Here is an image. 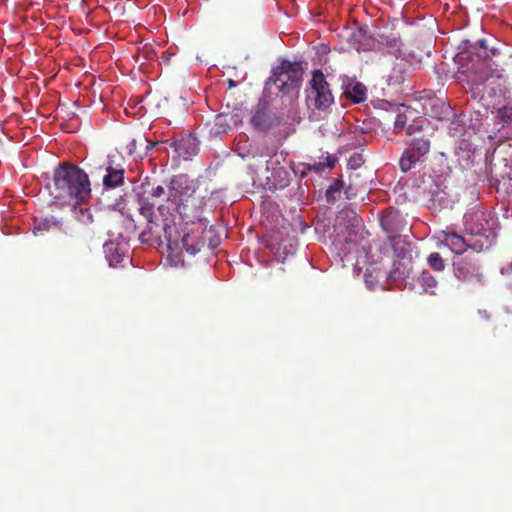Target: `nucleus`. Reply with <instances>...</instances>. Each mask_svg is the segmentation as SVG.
I'll return each mask as SVG.
<instances>
[{"label":"nucleus","instance_id":"2f4dec72","mask_svg":"<svg viewBox=\"0 0 512 512\" xmlns=\"http://www.w3.org/2000/svg\"><path fill=\"white\" fill-rule=\"evenodd\" d=\"M360 160H361V156L356 154L350 158L349 163H350L351 167L355 168L360 165V163H359Z\"/></svg>","mask_w":512,"mask_h":512},{"label":"nucleus","instance_id":"20e7f679","mask_svg":"<svg viewBox=\"0 0 512 512\" xmlns=\"http://www.w3.org/2000/svg\"><path fill=\"white\" fill-rule=\"evenodd\" d=\"M308 101L317 110H325L334 102L330 85L321 70H314L312 73Z\"/></svg>","mask_w":512,"mask_h":512},{"label":"nucleus","instance_id":"7c9ffc66","mask_svg":"<svg viewBox=\"0 0 512 512\" xmlns=\"http://www.w3.org/2000/svg\"><path fill=\"white\" fill-rule=\"evenodd\" d=\"M165 189L163 186L158 185L157 187H154L151 191V196L154 198H160L162 195H164Z\"/></svg>","mask_w":512,"mask_h":512},{"label":"nucleus","instance_id":"a211bd4d","mask_svg":"<svg viewBox=\"0 0 512 512\" xmlns=\"http://www.w3.org/2000/svg\"><path fill=\"white\" fill-rule=\"evenodd\" d=\"M421 157L422 156L411 149L406 150L399 160V166L401 170L403 172H408L416 165Z\"/></svg>","mask_w":512,"mask_h":512},{"label":"nucleus","instance_id":"72a5a7b5","mask_svg":"<svg viewBox=\"0 0 512 512\" xmlns=\"http://www.w3.org/2000/svg\"><path fill=\"white\" fill-rule=\"evenodd\" d=\"M506 270L512 273V262L509 264Z\"/></svg>","mask_w":512,"mask_h":512},{"label":"nucleus","instance_id":"f3484780","mask_svg":"<svg viewBox=\"0 0 512 512\" xmlns=\"http://www.w3.org/2000/svg\"><path fill=\"white\" fill-rule=\"evenodd\" d=\"M443 243L457 255L463 254L468 246L466 240L455 232H444Z\"/></svg>","mask_w":512,"mask_h":512},{"label":"nucleus","instance_id":"f03ea898","mask_svg":"<svg viewBox=\"0 0 512 512\" xmlns=\"http://www.w3.org/2000/svg\"><path fill=\"white\" fill-rule=\"evenodd\" d=\"M355 47L357 50H386L389 54L398 56L401 53L402 41L400 37L394 33L390 35L377 34L369 36L367 30L360 28L358 33L354 35Z\"/></svg>","mask_w":512,"mask_h":512},{"label":"nucleus","instance_id":"f704fd0d","mask_svg":"<svg viewBox=\"0 0 512 512\" xmlns=\"http://www.w3.org/2000/svg\"><path fill=\"white\" fill-rule=\"evenodd\" d=\"M229 84H230V87L235 86V83L233 82V80H230V81H229Z\"/></svg>","mask_w":512,"mask_h":512},{"label":"nucleus","instance_id":"9d476101","mask_svg":"<svg viewBox=\"0 0 512 512\" xmlns=\"http://www.w3.org/2000/svg\"><path fill=\"white\" fill-rule=\"evenodd\" d=\"M166 226H167V224H165L164 230H165L166 239L168 241L169 248L172 249L174 247L176 249L185 250L190 255H195L196 253H198L201 250L203 243L195 240L194 237H192L188 233L184 234L182 236V238L180 239V241H178L176 239H172L171 235H168Z\"/></svg>","mask_w":512,"mask_h":512},{"label":"nucleus","instance_id":"473e14b6","mask_svg":"<svg viewBox=\"0 0 512 512\" xmlns=\"http://www.w3.org/2000/svg\"><path fill=\"white\" fill-rule=\"evenodd\" d=\"M110 261V265H114V262L115 263H119L122 261V256L120 254H117L116 256H114V259H109Z\"/></svg>","mask_w":512,"mask_h":512},{"label":"nucleus","instance_id":"f257e3e1","mask_svg":"<svg viewBox=\"0 0 512 512\" xmlns=\"http://www.w3.org/2000/svg\"><path fill=\"white\" fill-rule=\"evenodd\" d=\"M50 195L61 205H75L86 202L91 196L88 175L79 167L63 163L53 173Z\"/></svg>","mask_w":512,"mask_h":512},{"label":"nucleus","instance_id":"f8f14e48","mask_svg":"<svg viewBox=\"0 0 512 512\" xmlns=\"http://www.w3.org/2000/svg\"><path fill=\"white\" fill-rule=\"evenodd\" d=\"M447 186L442 181H434L428 190L430 207L440 208L449 203Z\"/></svg>","mask_w":512,"mask_h":512},{"label":"nucleus","instance_id":"412c9836","mask_svg":"<svg viewBox=\"0 0 512 512\" xmlns=\"http://www.w3.org/2000/svg\"><path fill=\"white\" fill-rule=\"evenodd\" d=\"M336 164V158L332 155H327L326 161L324 162H314L306 164V169L308 171H313L316 173L323 172L325 169H331Z\"/></svg>","mask_w":512,"mask_h":512},{"label":"nucleus","instance_id":"4be33fe9","mask_svg":"<svg viewBox=\"0 0 512 512\" xmlns=\"http://www.w3.org/2000/svg\"><path fill=\"white\" fill-rule=\"evenodd\" d=\"M158 212L163 217V219L166 221L169 217L173 216L174 212L178 213V205L175 203V201H170L169 196L167 197V200L164 204H161L158 206Z\"/></svg>","mask_w":512,"mask_h":512},{"label":"nucleus","instance_id":"cd10ccee","mask_svg":"<svg viewBox=\"0 0 512 512\" xmlns=\"http://www.w3.org/2000/svg\"><path fill=\"white\" fill-rule=\"evenodd\" d=\"M407 118L403 114H398L394 120V133H400L406 126Z\"/></svg>","mask_w":512,"mask_h":512},{"label":"nucleus","instance_id":"5701e85b","mask_svg":"<svg viewBox=\"0 0 512 512\" xmlns=\"http://www.w3.org/2000/svg\"><path fill=\"white\" fill-rule=\"evenodd\" d=\"M156 56V53L151 45H144L141 48H138L137 53L133 56L135 61L140 60H152Z\"/></svg>","mask_w":512,"mask_h":512},{"label":"nucleus","instance_id":"4468645a","mask_svg":"<svg viewBox=\"0 0 512 512\" xmlns=\"http://www.w3.org/2000/svg\"><path fill=\"white\" fill-rule=\"evenodd\" d=\"M155 145V143L150 142L147 138L140 137L139 139H132L126 145V151L135 159H142Z\"/></svg>","mask_w":512,"mask_h":512},{"label":"nucleus","instance_id":"393cba45","mask_svg":"<svg viewBox=\"0 0 512 512\" xmlns=\"http://www.w3.org/2000/svg\"><path fill=\"white\" fill-rule=\"evenodd\" d=\"M252 124L261 129L266 130L269 128V125L266 123V114L262 110H257L251 119Z\"/></svg>","mask_w":512,"mask_h":512},{"label":"nucleus","instance_id":"a878e982","mask_svg":"<svg viewBox=\"0 0 512 512\" xmlns=\"http://www.w3.org/2000/svg\"><path fill=\"white\" fill-rule=\"evenodd\" d=\"M497 119H499L502 123H511L512 122V107L503 106L497 110Z\"/></svg>","mask_w":512,"mask_h":512},{"label":"nucleus","instance_id":"1a4fd4ad","mask_svg":"<svg viewBox=\"0 0 512 512\" xmlns=\"http://www.w3.org/2000/svg\"><path fill=\"white\" fill-rule=\"evenodd\" d=\"M422 127L417 124H411L407 127L406 133L411 139L408 141L410 149L415 151L420 156H425L429 153L431 148V140L429 134H420Z\"/></svg>","mask_w":512,"mask_h":512},{"label":"nucleus","instance_id":"aec40b11","mask_svg":"<svg viewBox=\"0 0 512 512\" xmlns=\"http://www.w3.org/2000/svg\"><path fill=\"white\" fill-rule=\"evenodd\" d=\"M61 223L54 217L44 218L42 220L36 221L33 232L34 234L47 232L52 228L60 227Z\"/></svg>","mask_w":512,"mask_h":512},{"label":"nucleus","instance_id":"2eb2a0df","mask_svg":"<svg viewBox=\"0 0 512 512\" xmlns=\"http://www.w3.org/2000/svg\"><path fill=\"white\" fill-rule=\"evenodd\" d=\"M125 170L121 166L114 167L111 164L106 167V175L103 177V185L114 189L124 182Z\"/></svg>","mask_w":512,"mask_h":512},{"label":"nucleus","instance_id":"c756f323","mask_svg":"<svg viewBox=\"0 0 512 512\" xmlns=\"http://www.w3.org/2000/svg\"><path fill=\"white\" fill-rule=\"evenodd\" d=\"M420 281L422 282V285H426L429 288H432V287L436 286L435 279L431 275H429L427 273H423Z\"/></svg>","mask_w":512,"mask_h":512},{"label":"nucleus","instance_id":"0eeeda50","mask_svg":"<svg viewBox=\"0 0 512 512\" xmlns=\"http://www.w3.org/2000/svg\"><path fill=\"white\" fill-rule=\"evenodd\" d=\"M202 204L203 199L194 193L192 196L185 198V201L177 204L178 214L187 224L195 223L196 221L202 222Z\"/></svg>","mask_w":512,"mask_h":512},{"label":"nucleus","instance_id":"bb28decb","mask_svg":"<svg viewBox=\"0 0 512 512\" xmlns=\"http://www.w3.org/2000/svg\"><path fill=\"white\" fill-rule=\"evenodd\" d=\"M365 283L367 285V287L369 289H374L375 288V284L379 281V279L381 277H385L386 276V272H378L377 275L375 277H373L372 275V271L370 269H366V272H365Z\"/></svg>","mask_w":512,"mask_h":512},{"label":"nucleus","instance_id":"7ed1b4c3","mask_svg":"<svg viewBox=\"0 0 512 512\" xmlns=\"http://www.w3.org/2000/svg\"><path fill=\"white\" fill-rule=\"evenodd\" d=\"M303 72L300 62L282 60L281 63L272 70L269 82L277 85L280 91L288 93L301 86Z\"/></svg>","mask_w":512,"mask_h":512},{"label":"nucleus","instance_id":"dca6fc26","mask_svg":"<svg viewBox=\"0 0 512 512\" xmlns=\"http://www.w3.org/2000/svg\"><path fill=\"white\" fill-rule=\"evenodd\" d=\"M411 270V258L405 256L393 262L392 269L388 272L387 278L393 281L406 278Z\"/></svg>","mask_w":512,"mask_h":512},{"label":"nucleus","instance_id":"b1692460","mask_svg":"<svg viewBox=\"0 0 512 512\" xmlns=\"http://www.w3.org/2000/svg\"><path fill=\"white\" fill-rule=\"evenodd\" d=\"M427 262L429 266L436 271H443L445 268V262L441 255L437 252H433L428 256Z\"/></svg>","mask_w":512,"mask_h":512},{"label":"nucleus","instance_id":"9b49d317","mask_svg":"<svg viewBox=\"0 0 512 512\" xmlns=\"http://www.w3.org/2000/svg\"><path fill=\"white\" fill-rule=\"evenodd\" d=\"M465 225L470 233L474 235H482L489 228V222L486 214L482 211L465 215Z\"/></svg>","mask_w":512,"mask_h":512},{"label":"nucleus","instance_id":"c85d7f7f","mask_svg":"<svg viewBox=\"0 0 512 512\" xmlns=\"http://www.w3.org/2000/svg\"><path fill=\"white\" fill-rule=\"evenodd\" d=\"M337 192H339L338 182L330 186L326 191V198L329 203H333L335 201V193Z\"/></svg>","mask_w":512,"mask_h":512},{"label":"nucleus","instance_id":"423d86ee","mask_svg":"<svg viewBox=\"0 0 512 512\" xmlns=\"http://www.w3.org/2000/svg\"><path fill=\"white\" fill-rule=\"evenodd\" d=\"M196 193L193 181L187 175L178 174L172 177L168 185V196L170 201L180 203L185 198Z\"/></svg>","mask_w":512,"mask_h":512},{"label":"nucleus","instance_id":"39448f33","mask_svg":"<svg viewBox=\"0 0 512 512\" xmlns=\"http://www.w3.org/2000/svg\"><path fill=\"white\" fill-rule=\"evenodd\" d=\"M454 275L471 289L483 285V275L478 261L473 257H458L453 262Z\"/></svg>","mask_w":512,"mask_h":512},{"label":"nucleus","instance_id":"6e6552de","mask_svg":"<svg viewBox=\"0 0 512 512\" xmlns=\"http://www.w3.org/2000/svg\"><path fill=\"white\" fill-rule=\"evenodd\" d=\"M177 157L190 159L198 153V141L192 134L182 135L177 139L166 141Z\"/></svg>","mask_w":512,"mask_h":512},{"label":"nucleus","instance_id":"ddd939ff","mask_svg":"<svg viewBox=\"0 0 512 512\" xmlns=\"http://www.w3.org/2000/svg\"><path fill=\"white\" fill-rule=\"evenodd\" d=\"M343 96L351 100L353 103H361L366 100L367 89L364 84L354 80H349L343 86Z\"/></svg>","mask_w":512,"mask_h":512},{"label":"nucleus","instance_id":"6ab92c4d","mask_svg":"<svg viewBox=\"0 0 512 512\" xmlns=\"http://www.w3.org/2000/svg\"><path fill=\"white\" fill-rule=\"evenodd\" d=\"M139 212L147 220L148 224L150 225V230H152V225L158 226L154 221V204L150 203L144 198H140Z\"/></svg>","mask_w":512,"mask_h":512}]
</instances>
